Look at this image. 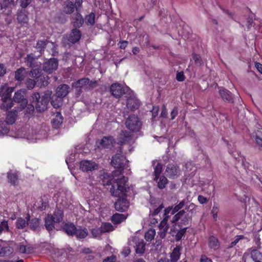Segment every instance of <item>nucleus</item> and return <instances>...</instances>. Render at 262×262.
<instances>
[{
	"label": "nucleus",
	"instance_id": "1",
	"mask_svg": "<svg viewBox=\"0 0 262 262\" xmlns=\"http://www.w3.org/2000/svg\"><path fill=\"white\" fill-rule=\"evenodd\" d=\"M111 163L112 165L118 170L113 172V180L115 184L112 185L110 191L115 196H121L124 193L125 184L127 181V178L122 176L123 169L127 161L122 154L118 153L112 157Z\"/></svg>",
	"mask_w": 262,
	"mask_h": 262
},
{
	"label": "nucleus",
	"instance_id": "2",
	"mask_svg": "<svg viewBox=\"0 0 262 262\" xmlns=\"http://www.w3.org/2000/svg\"><path fill=\"white\" fill-rule=\"evenodd\" d=\"M26 90L25 89H20L14 93L13 100L19 104L15 107L8 115H17V113L22 111L24 115H33L35 106L32 104L28 103V101L26 98Z\"/></svg>",
	"mask_w": 262,
	"mask_h": 262
},
{
	"label": "nucleus",
	"instance_id": "3",
	"mask_svg": "<svg viewBox=\"0 0 262 262\" xmlns=\"http://www.w3.org/2000/svg\"><path fill=\"white\" fill-rule=\"evenodd\" d=\"M51 95L52 92L49 91L46 92L41 96L38 92H35L32 94L31 100L32 103H35L37 112L42 113L47 109Z\"/></svg>",
	"mask_w": 262,
	"mask_h": 262
},
{
	"label": "nucleus",
	"instance_id": "4",
	"mask_svg": "<svg viewBox=\"0 0 262 262\" xmlns=\"http://www.w3.org/2000/svg\"><path fill=\"white\" fill-rule=\"evenodd\" d=\"M13 90L14 88L9 87L6 85H3L0 88V97L3 102L0 106L2 110L7 111L13 106V103L11 95Z\"/></svg>",
	"mask_w": 262,
	"mask_h": 262
},
{
	"label": "nucleus",
	"instance_id": "5",
	"mask_svg": "<svg viewBox=\"0 0 262 262\" xmlns=\"http://www.w3.org/2000/svg\"><path fill=\"white\" fill-rule=\"evenodd\" d=\"M110 91L111 94L117 99L123 96L126 98V96H128L133 92L128 86L118 83H113L111 85Z\"/></svg>",
	"mask_w": 262,
	"mask_h": 262
},
{
	"label": "nucleus",
	"instance_id": "6",
	"mask_svg": "<svg viewBox=\"0 0 262 262\" xmlns=\"http://www.w3.org/2000/svg\"><path fill=\"white\" fill-rule=\"evenodd\" d=\"M73 2L67 0L62 5L63 11L67 14L73 13L74 10L80 11L82 7L83 3L82 0H72Z\"/></svg>",
	"mask_w": 262,
	"mask_h": 262
},
{
	"label": "nucleus",
	"instance_id": "7",
	"mask_svg": "<svg viewBox=\"0 0 262 262\" xmlns=\"http://www.w3.org/2000/svg\"><path fill=\"white\" fill-rule=\"evenodd\" d=\"M125 125L129 130L138 132L141 128L142 123L138 116H129L125 122Z\"/></svg>",
	"mask_w": 262,
	"mask_h": 262
},
{
	"label": "nucleus",
	"instance_id": "8",
	"mask_svg": "<svg viewBox=\"0 0 262 262\" xmlns=\"http://www.w3.org/2000/svg\"><path fill=\"white\" fill-rule=\"evenodd\" d=\"M89 83L88 78H82L78 79L72 83V86L75 89V94L76 97H79L82 93V89L88 91V84Z\"/></svg>",
	"mask_w": 262,
	"mask_h": 262
},
{
	"label": "nucleus",
	"instance_id": "9",
	"mask_svg": "<svg viewBox=\"0 0 262 262\" xmlns=\"http://www.w3.org/2000/svg\"><path fill=\"white\" fill-rule=\"evenodd\" d=\"M126 107L132 112L138 110L141 105L140 101L136 97L133 92L128 96H126Z\"/></svg>",
	"mask_w": 262,
	"mask_h": 262
},
{
	"label": "nucleus",
	"instance_id": "10",
	"mask_svg": "<svg viewBox=\"0 0 262 262\" xmlns=\"http://www.w3.org/2000/svg\"><path fill=\"white\" fill-rule=\"evenodd\" d=\"M170 215H165L164 214V218L160 222L158 226V231L157 238L159 239H163L166 237V235L169 229L168 221Z\"/></svg>",
	"mask_w": 262,
	"mask_h": 262
},
{
	"label": "nucleus",
	"instance_id": "11",
	"mask_svg": "<svg viewBox=\"0 0 262 262\" xmlns=\"http://www.w3.org/2000/svg\"><path fill=\"white\" fill-rule=\"evenodd\" d=\"M79 167L83 171H91L98 169V164L91 160H82L80 162Z\"/></svg>",
	"mask_w": 262,
	"mask_h": 262
},
{
	"label": "nucleus",
	"instance_id": "12",
	"mask_svg": "<svg viewBox=\"0 0 262 262\" xmlns=\"http://www.w3.org/2000/svg\"><path fill=\"white\" fill-rule=\"evenodd\" d=\"M58 66V60L57 58H51L44 62L43 70L47 73H52L55 71Z\"/></svg>",
	"mask_w": 262,
	"mask_h": 262
},
{
	"label": "nucleus",
	"instance_id": "13",
	"mask_svg": "<svg viewBox=\"0 0 262 262\" xmlns=\"http://www.w3.org/2000/svg\"><path fill=\"white\" fill-rule=\"evenodd\" d=\"M180 174V169L174 164H169L166 169L165 174L170 179L177 178Z\"/></svg>",
	"mask_w": 262,
	"mask_h": 262
},
{
	"label": "nucleus",
	"instance_id": "14",
	"mask_svg": "<svg viewBox=\"0 0 262 262\" xmlns=\"http://www.w3.org/2000/svg\"><path fill=\"white\" fill-rule=\"evenodd\" d=\"M70 89V88L68 84H60L56 88L55 94L54 95L63 99L69 93Z\"/></svg>",
	"mask_w": 262,
	"mask_h": 262
},
{
	"label": "nucleus",
	"instance_id": "15",
	"mask_svg": "<svg viewBox=\"0 0 262 262\" xmlns=\"http://www.w3.org/2000/svg\"><path fill=\"white\" fill-rule=\"evenodd\" d=\"M12 137H14L15 138H26L28 140H31V142H33V137L31 135H30V133H27L26 129L25 128L19 129L17 132L15 133L11 132L10 135Z\"/></svg>",
	"mask_w": 262,
	"mask_h": 262
},
{
	"label": "nucleus",
	"instance_id": "16",
	"mask_svg": "<svg viewBox=\"0 0 262 262\" xmlns=\"http://www.w3.org/2000/svg\"><path fill=\"white\" fill-rule=\"evenodd\" d=\"M81 36L80 31L77 28L72 30L71 32L68 37V40L72 43H75L78 42Z\"/></svg>",
	"mask_w": 262,
	"mask_h": 262
},
{
	"label": "nucleus",
	"instance_id": "17",
	"mask_svg": "<svg viewBox=\"0 0 262 262\" xmlns=\"http://www.w3.org/2000/svg\"><path fill=\"white\" fill-rule=\"evenodd\" d=\"M185 200H182L178 205L175 206L173 208L171 207H168L164 210L165 215H173L179 210L182 209L185 205Z\"/></svg>",
	"mask_w": 262,
	"mask_h": 262
},
{
	"label": "nucleus",
	"instance_id": "18",
	"mask_svg": "<svg viewBox=\"0 0 262 262\" xmlns=\"http://www.w3.org/2000/svg\"><path fill=\"white\" fill-rule=\"evenodd\" d=\"M219 94L222 99L226 102L233 103V98L232 93L228 90L222 88L219 90Z\"/></svg>",
	"mask_w": 262,
	"mask_h": 262
},
{
	"label": "nucleus",
	"instance_id": "19",
	"mask_svg": "<svg viewBox=\"0 0 262 262\" xmlns=\"http://www.w3.org/2000/svg\"><path fill=\"white\" fill-rule=\"evenodd\" d=\"M72 19L73 25L75 28H79L83 24L84 19L80 11H77L74 14Z\"/></svg>",
	"mask_w": 262,
	"mask_h": 262
},
{
	"label": "nucleus",
	"instance_id": "20",
	"mask_svg": "<svg viewBox=\"0 0 262 262\" xmlns=\"http://www.w3.org/2000/svg\"><path fill=\"white\" fill-rule=\"evenodd\" d=\"M133 242L135 244L136 252L138 254H143L145 251V244L142 239L139 240L138 237H134Z\"/></svg>",
	"mask_w": 262,
	"mask_h": 262
},
{
	"label": "nucleus",
	"instance_id": "21",
	"mask_svg": "<svg viewBox=\"0 0 262 262\" xmlns=\"http://www.w3.org/2000/svg\"><path fill=\"white\" fill-rule=\"evenodd\" d=\"M129 207V203L126 199L118 200L115 204V208L119 211H125Z\"/></svg>",
	"mask_w": 262,
	"mask_h": 262
},
{
	"label": "nucleus",
	"instance_id": "22",
	"mask_svg": "<svg viewBox=\"0 0 262 262\" xmlns=\"http://www.w3.org/2000/svg\"><path fill=\"white\" fill-rule=\"evenodd\" d=\"M49 42V40L45 38L43 39H39L37 41L35 48L37 49V52H38L40 55L44 53L45 49Z\"/></svg>",
	"mask_w": 262,
	"mask_h": 262
},
{
	"label": "nucleus",
	"instance_id": "23",
	"mask_svg": "<svg viewBox=\"0 0 262 262\" xmlns=\"http://www.w3.org/2000/svg\"><path fill=\"white\" fill-rule=\"evenodd\" d=\"M26 71L24 68L21 67L17 69L14 73V78L16 81L21 82L26 76Z\"/></svg>",
	"mask_w": 262,
	"mask_h": 262
},
{
	"label": "nucleus",
	"instance_id": "24",
	"mask_svg": "<svg viewBox=\"0 0 262 262\" xmlns=\"http://www.w3.org/2000/svg\"><path fill=\"white\" fill-rule=\"evenodd\" d=\"M50 100L52 105L55 108H58L62 105L63 99L55 95H53L52 97L50 96Z\"/></svg>",
	"mask_w": 262,
	"mask_h": 262
},
{
	"label": "nucleus",
	"instance_id": "25",
	"mask_svg": "<svg viewBox=\"0 0 262 262\" xmlns=\"http://www.w3.org/2000/svg\"><path fill=\"white\" fill-rule=\"evenodd\" d=\"M30 220V216L27 215L25 218L18 217L16 221V227L18 229H23L26 225H29L28 221Z\"/></svg>",
	"mask_w": 262,
	"mask_h": 262
},
{
	"label": "nucleus",
	"instance_id": "26",
	"mask_svg": "<svg viewBox=\"0 0 262 262\" xmlns=\"http://www.w3.org/2000/svg\"><path fill=\"white\" fill-rule=\"evenodd\" d=\"M120 142L121 143H131L133 142V140L131 136L126 132H122L119 136Z\"/></svg>",
	"mask_w": 262,
	"mask_h": 262
},
{
	"label": "nucleus",
	"instance_id": "27",
	"mask_svg": "<svg viewBox=\"0 0 262 262\" xmlns=\"http://www.w3.org/2000/svg\"><path fill=\"white\" fill-rule=\"evenodd\" d=\"M38 86L42 87L47 86L49 82V77L48 76H45L41 74L35 79Z\"/></svg>",
	"mask_w": 262,
	"mask_h": 262
},
{
	"label": "nucleus",
	"instance_id": "28",
	"mask_svg": "<svg viewBox=\"0 0 262 262\" xmlns=\"http://www.w3.org/2000/svg\"><path fill=\"white\" fill-rule=\"evenodd\" d=\"M74 234L78 238H84L88 234V231L85 227H78L76 228Z\"/></svg>",
	"mask_w": 262,
	"mask_h": 262
},
{
	"label": "nucleus",
	"instance_id": "29",
	"mask_svg": "<svg viewBox=\"0 0 262 262\" xmlns=\"http://www.w3.org/2000/svg\"><path fill=\"white\" fill-rule=\"evenodd\" d=\"M126 217L125 214L116 213L112 217V221L115 224H118L125 221Z\"/></svg>",
	"mask_w": 262,
	"mask_h": 262
},
{
	"label": "nucleus",
	"instance_id": "30",
	"mask_svg": "<svg viewBox=\"0 0 262 262\" xmlns=\"http://www.w3.org/2000/svg\"><path fill=\"white\" fill-rule=\"evenodd\" d=\"M17 250L21 253L29 254L33 252V248L29 245L20 244L18 246Z\"/></svg>",
	"mask_w": 262,
	"mask_h": 262
},
{
	"label": "nucleus",
	"instance_id": "31",
	"mask_svg": "<svg viewBox=\"0 0 262 262\" xmlns=\"http://www.w3.org/2000/svg\"><path fill=\"white\" fill-rule=\"evenodd\" d=\"M208 244L210 248L216 250L220 247V243L216 237L210 236L208 239Z\"/></svg>",
	"mask_w": 262,
	"mask_h": 262
},
{
	"label": "nucleus",
	"instance_id": "32",
	"mask_svg": "<svg viewBox=\"0 0 262 262\" xmlns=\"http://www.w3.org/2000/svg\"><path fill=\"white\" fill-rule=\"evenodd\" d=\"M181 248L177 246L174 248L170 255L171 262H177L180 258Z\"/></svg>",
	"mask_w": 262,
	"mask_h": 262
},
{
	"label": "nucleus",
	"instance_id": "33",
	"mask_svg": "<svg viewBox=\"0 0 262 262\" xmlns=\"http://www.w3.org/2000/svg\"><path fill=\"white\" fill-rule=\"evenodd\" d=\"M251 257L254 262H262V253L256 249L251 252Z\"/></svg>",
	"mask_w": 262,
	"mask_h": 262
},
{
	"label": "nucleus",
	"instance_id": "34",
	"mask_svg": "<svg viewBox=\"0 0 262 262\" xmlns=\"http://www.w3.org/2000/svg\"><path fill=\"white\" fill-rule=\"evenodd\" d=\"M63 118L62 116H54L51 120V124L53 127L57 128L59 127L63 122Z\"/></svg>",
	"mask_w": 262,
	"mask_h": 262
},
{
	"label": "nucleus",
	"instance_id": "35",
	"mask_svg": "<svg viewBox=\"0 0 262 262\" xmlns=\"http://www.w3.org/2000/svg\"><path fill=\"white\" fill-rule=\"evenodd\" d=\"M53 215H48L45 219V226L47 230H51L54 228V223H56Z\"/></svg>",
	"mask_w": 262,
	"mask_h": 262
},
{
	"label": "nucleus",
	"instance_id": "36",
	"mask_svg": "<svg viewBox=\"0 0 262 262\" xmlns=\"http://www.w3.org/2000/svg\"><path fill=\"white\" fill-rule=\"evenodd\" d=\"M113 143V139L111 137H104L100 142V145L104 148H109Z\"/></svg>",
	"mask_w": 262,
	"mask_h": 262
},
{
	"label": "nucleus",
	"instance_id": "37",
	"mask_svg": "<svg viewBox=\"0 0 262 262\" xmlns=\"http://www.w3.org/2000/svg\"><path fill=\"white\" fill-rule=\"evenodd\" d=\"M8 182L12 185H15L17 183L18 175L17 172L10 171L8 173Z\"/></svg>",
	"mask_w": 262,
	"mask_h": 262
},
{
	"label": "nucleus",
	"instance_id": "38",
	"mask_svg": "<svg viewBox=\"0 0 262 262\" xmlns=\"http://www.w3.org/2000/svg\"><path fill=\"white\" fill-rule=\"evenodd\" d=\"M84 21L87 26H93L95 22V14L94 12H91L86 15L84 18Z\"/></svg>",
	"mask_w": 262,
	"mask_h": 262
},
{
	"label": "nucleus",
	"instance_id": "39",
	"mask_svg": "<svg viewBox=\"0 0 262 262\" xmlns=\"http://www.w3.org/2000/svg\"><path fill=\"white\" fill-rule=\"evenodd\" d=\"M76 228L75 225L73 224H66L64 227V230L65 232L70 235H73L74 234L76 231Z\"/></svg>",
	"mask_w": 262,
	"mask_h": 262
},
{
	"label": "nucleus",
	"instance_id": "40",
	"mask_svg": "<svg viewBox=\"0 0 262 262\" xmlns=\"http://www.w3.org/2000/svg\"><path fill=\"white\" fill-rule=\"evenodd\" d=\"M17 19L20 24H25L28 22V17L25 12L21 11L17 14Z\"/></svg>",
	"mask_w": 262,
	"mask_h": 262
},
{
	"label": "nucleus",
	"instance_id": "41",
	"mask_svg": "<svg viewBox=\"0 0 262 262\" xmlns=\"http://www.w3.org/2000/svg\"><path fill=\"white\" fill-rule=\"evenodd\" d=\"M13 250L10 247H2L0 249V256L5 257L10 255L13 253Z\"/></svg>",
	"mask_w": 262,
	"mask_h": 262
},
{
	"label": "nucleus",
	"instance_id": "42",
	"mask_svg": "<svg viewBox=\"0 0 262 262\" xmlns=\"http://www.w3.org/2000/svg\"><path fill=\"white\" fill-rule=\"evenodd\" d=\"M155 180L157 181L158 183V187L160 189L164 188L167 183V180L164 176H161L159 178L157 177V178H155Z\"/></svg>",
	"mask_w": 262,
	"mask_h": 262
},
{
	"label": "nucleus",
	"instance_id": "43",
	"mask_svg": "<svg viewBox=\"0 0 262 262\" xmlns=\"http://www.w3.org/2000/svg\"><path fill=\"white\" fill-rule=\"evenodd\" d=\"M53 217L55 222L59 223L61 222L63 219V211L60 209H57L55 211Z\"/></svg>",
	"mask_w": 262,
	"mask_h": 262
},
{
	"label": "nucleus",
	"instance_id": "44",
	"mask_svg": "<svg viewBox=\"0 0 262 262\" xmlns=\"http://www.w3.org/2000/svg\"><path fill=\"white\" fill-rule=\"evenodd\" d=\"M156 230L154 229H149L145 233L144 237L147 241H152L156 235Z\"/></svg>",
	"mask_w": 262,
	"mask_h": 262
},
{
	"label": "nucleus",
	"instance_id": "45",
	"mask_svg": "<svg viewBox=\"0 0 262 262\" xmlns=\"http://www.w3.org/2000/svg\"><path fill=\"white\" fill-rule=\"evenodd\" d=\"M253 137L257 144L262 147V132L257 130L255 132V135H253Z\"/></svg>",
	"mask_w": 262,
	"mask_h": 262
},
{
	"label": "nucleus",
	"instance_id": "46",
	"mask_svg": "<svg viewBox=\"0 0 262 262\" xmlns=\"http://www.w3.org/2000/svg\"><path fill=\"white\" fill-rule=\"evenodd\" d=\"M192 55L196 66L201 67L204 65V62L200 55L193 53Z\"/></svg>",
	"mask_w": 262,
	"mask_h": 262
},
{
	"label": "nucleus",
	"instance_id": "47",
	"mask_svg": "<svg viewBox=\"0 0 262 262\" xmlns=\"http://www.w3.org/2000/svg\"><path fill=\"white\" fill-rule=\"evenodd\" d=\"M102 233L110 232L114 230L113 226L110 223H103L100 227Z\"/></svg>",
	"mask_w": 262,
	"mask_h": 262
},
{
	"label": "nucleus",
	"instance_id": "48",
	"mask_svg": "<svg viewBox=\"0 0 262 262\" xmlns=\"http://www.w3.org/2000/svg\"><path fill=\"white\" fill-rule=\"evenodd\" d=\"M40 224V221L37 218H33L30 220L29 225L30 226L31 229L32 230H36Z\"/></svg>",
	"mask_w": 262,
	"mask_h": 262
},
{
	"label": "nucleus",
	"instance_id": "49",
	"mask_svg": "<svg viewBox=\"0 0 262 262\" xmlns=\"http://www.w3.org/2000/svg\"><path fill=\"white\" fill-rule=\"evenodd\" d=\"M9 128L5 122H0V135H4L8 133Z\"/></svg>",
	"mask_w": 262,
	"mask_h": 262
},
{
	"label": "nucleus",
	"instance_id": "50",
	"mask_svg": "<svg viewBox=\"0 0 262 262\" xmlns=\"http://www.w3.org/2000/svg\"><path fill=\"white\" fill-rule=\"evenodd\" d=\"M26 85L28 90L33 89L35 85H37L36 81L35 79H32L30 78L27 79L26 81Z\"/></svg>",
	"mask_w": 262,
	"mask_h": 262
},
{
	"label": "nucleus",
	"instance_id": "51",
	"mask_svg": "<svg viewBox=\"0 0 262 262\" xmlns=\"http://www.w3.org/2000/svg\"><path fill=\"white\" fill-rule=\"evenodd\" d=\"M185 210H180L177 214H176L172 217L171 222L172 223H175L178 221L185 214Z\"/></svg>",
	"mask_w": 262,
	"mask_h": 262
},
{
	"label": "nucleus",
	"instance_id": "52",
	"mask_svg": "<svg viewBox=\"0 0 262 262\" xmlns=\"http://www.w3.org/2000/svg\"><path fill=\"white\" fill-rule=\"evenodd\" d=\"M9 231V226L8 222L4 220L2 221L0 224V234H1L3 232L8 231Z\"/></svg>",
	"mask_w": 262,
	"mask_h": 262
},
{
	"label": "nucleus",
	"instance_id": "53",
	"mask_svg": "<svg viewBox=\"0 0 262 262\" xmlns=\"http://www.w3.org/2000/svg\"><path fill=\"white\" fill-rule=\"evenodd\" d=\"M41 74V71L39 69L32 68L31 71V76L35 79H37V77L40 76Z\"/></svg>",
	"mask_w": 262,
	"mask_h": 262
},
{
	"label": "nucleus",
	"instance_id": "54",
	"mask_svg": "<svg viewBox=\"0 0 262 262\" xmlns=\"http://www.w3.org/2000/svg\"><path fill=\"white\" fill-rule=\"evenodd\" d=\"M102 233L100 228H94L92 230V234L93 237L98 238L100 237Z\"/></svg>",
	"mask_w": 262,
	"mask_h": 262
},
{
	"label": "nucleus",
	"instance_id": "55",
	"mask_svg": "<svg viewBox=\"0 0 262 262\" xmlns=\"http://www.w3.org/2000/svg\"><path fill=\"white\" fill-rule=\"evenodd\" d=\"M112 178L108 174H105L103 176L102 182L103 185H109L112 184Z\"/></svg>",
	"mask_w": 262,
	"mask_h": 262
},
{
	"label": "nucleus",
	"instance_id": "56",
	"mask_svg": "<svg viewBox=\"0 0 262 262\" xmlns=\"http://www.w3.org/2000/svg\"><path fill=\"white\" fill-rule=\"evenodd\" d=\"M163 205L162 204H160L157 208L154 209L153 210L150 209V213L152 216L156 215L161 211V210L163 208Z\"/></svg>",
	"mask_w": 262,
	"mask_h": 262
},
{
	"label": "nucleus",
	"instance_id": "57",
	"mask_svg": "<svg viewBox=\"0 0 262 262\" xmlns=\"http://www.w3.org/2000/svg\"><path fill=\"white\" fill-rule=\"evenodd\" d=\"M15 117L16 116H7L5 122L7 125L12 124L16 120Z\"/></svg>",
	"mask_w": 262,
	"mask_h": 262
},
{
	"label": "nucleus",
	"instance_id": "58",
	"mask_svg": "<svg viewBox=\"0 0 262 262\" xmlns=\"http://www.w3.org/2000/svg\"><path fill=\"white\" fill-rule=\"evenodd\" d=\"M98 85L97 81L96 80H91L90 81L89 79V83L88 84V91H89L93 89L95 87H96Z\"/></svg>",
	"mask_w": 262,
	"mask_h": 262
},
{
	"label": "nucleus",
	"instance_id": "59",
	"mask_svg": "<svg viewBox=\"0 0 262 262\" xmlns=\"http://www.w3.org/2000/svg\"><path fill=\"white\" fill-rule=\"evenodd\" d=\"M244 238V236L243 235H237L235 237V239L233 242H232L229 246V248H232L235 246L238 242Z\"/></svg>",
	"mask_w": 262,
	"mask_h": 262
},
{
	"label": "nucleus",
	"instance_id": "60",
	"mask_svg": "<svg viewBox=\"0 0 262 262\" xmlns=\"http://www.w3.org/2000/svg\"><path fill=\"white\" fill-rule=\"evenodd\" d=\"M162 166L161 164H158L156 166V167L155 168V171H154L156 178H157V177H158L159 176L160 174V173L162 171Z\"/></svg>",
	"mask_w": 262,
	"mask_h": 262
},
{
	"label": "nucleus",
	"instance_id": "61",
	"mask_svg": "<svg viewBox=\"0 0 262 262\" xmlns=\"http://www.w3.org/2000/svg\"><path fill=\"white\" fill-rule=\"evenodd\" d=\"M186 209L191 214L195 213L196 212V206L194 204L191 203L186 208Z\"/></svg>",
	"mask_w": 262,
	"mask_h": 262
},
{
	"label": "nucleus",
	"instance_id": "62",
	"mask_svg": "<svg viewBox=\"0 0 262 262\" xmlns=\"http://www.w3.org/2000/svg\"><path fill=\"white\" fill-rule=\"evenodd\" d=\"M185 79V75L183 72H178L176 74V79L179 82L184 81Z\"/></svg>",
	"mask_w": 262,
	"mask_h": 262
},
{
	"label": "nucleus",
	"instance_id": "63",
	"mask_svg": "<svg viewBox=\"0 0 262 262\" xmlns=\"http://www.w3.org/2000/svg\"><path fill=\"white\" fill-rule=\"evenodd\" d=\"M219 212V208L217 206L214 205L211 210V214L214 220H216L217 217V213Z\"/></svg>",
	"mask_w": 262,
	"mask_h": 262
},
{
	"label": "nucleus",
	"instance_id": "64",
	"mask_svg": "<svg viewBox=\"0 0 262 262\" xmlns=\"http://www.w3.org/2000/svg\"><path fill=\"white\" fill-rule=\"evenodd\" d=\"M180 229L181 228L175 224L172 226L170 229V233L173 235L174 233H177Z\"/></svg>",
	"mask_w": 262,
	"mask_h": 262
}]
</instances>
